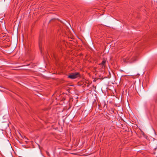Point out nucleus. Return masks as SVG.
<instances>
[{
	"mask_svg": "<svg viewBox=\"0 0 157 157\" xmlns=\"http://www.w3.org/2000/svg\"><path fill=\"white\" fill-rule=\"evenodd\" d=\"M107 106V105L105 103H104V106H103V108H105V107L106 108Z\"/></svg>",
	"mask_w": 157,
	"mask_h": 157,
	"instance_id": "obj_4",
	"label": "nucleus"
},
{
	"mask_svg": "<svg viewBox=\"0 0 157 157\" xmlns=\"http://www.w3.org/2000/svg\"><path fill=\"white\" fill-rule=\"evenodd\" d=\"M135 60H136V59H134V60H132L131 61H135Z\"/></svg>",
	"mask_w": 157,
	"mask_h": 157,
	"instance_id": "obj_5",
	"label": "nucleus"
},
{
	"mask_svg": "<svg viewBox=\"0 0 157 157\" xmlns=\"http://www.w3.org/2000/svg\"><path fill=\"white\" fill-rule=\"evenodd\" d=\"M47 154H49V153L48 152H47Z\"/></svg>",
	"mask_w": 157,
	"mask_h": 157,
	"instance_id": "obj_6",
	"label": "nucleus"
},
{
	"mask_svg": "<svg viewBox=\"0 0 157 157\" xmlns=\"http://www.w3.org/2000/svg\"><path fill=\"white\" fill-rule=\"evenodd\" d=\"M106 62V60L104 59L101 63L99 64L101 66L102 68H104L105 65V63Z\"/></svg>",
	"mask_w": 157,
	"mask_h": 157,
	"instance_id": "obj_2",
	"label": "nucleus"
},
{
	"mask_svg": "<svg viewBox=\"0 0 157 157\" xmlns=\"http://www.w3.org/2000/svg\"><path fill=\"white\" fill-rule=\"evenodd\" d=\"M42 40L40 38L39 40V48L40 50H41V48H42Z\"/></svg>",
	"mask_w": 157,
	"mask_h": 157,
	"instance_id": "obj_3",
	"label": "nucleus"
},
{
	"mask_svg": "<svg viewBox=\"0 0 157 157\" xmlns=\"http://www.w3.org/2000/svg\"><path fill=\"white\" fill-rule=\"evenodd\" d=\"M80 77L81 75L79 72L71 73L67 76L68 78L72 79H75L78 77Z\"/></svg>",
	"mask_w": 157,
	"mask_h": 157,
	"instance_id": "obj_1",
	"label": "nucleus"
}]
</instances>
